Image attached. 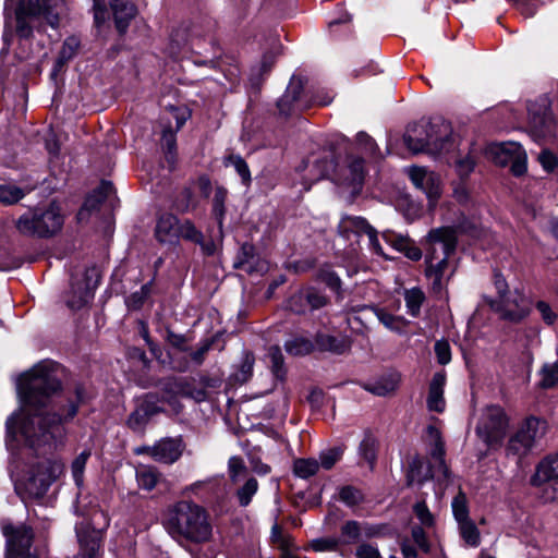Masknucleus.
Here are the masks:
<instances>
[{"mask_svg": "<svg viewBox=\"0 0 558 558\" xmlns=\"http://www.w3.org/2000/svg\"><path fill=\"white\" fill-rule=\"evenodd\" d=\"M57 368L53 362L41 361L20 377L22 408L5 423V444L12 453L22 448L45 457L63 444V424L76 415L78 405L72 401L63 416L47 410L51 395L60 388Z\"/></svg>", "mask_w": 558, "mask_h": 558, "instance_id": "1", "label": "nucleus"}, {"mask_svg": "<svg viewBox=\"0 0 558 558\" xmlns=\"http://www.w3.org/2000/svg\"><path fill=\"white\" fill-rule=\"evenodd\" d=\"M478 221L476 219H463L456 228L440 227L432 229L426 235V276L432 282L435 292H440L445 287V277L449 269V257L456 250L457 231L470 233L476 236Z\"/></svg>", "mask_w": 558, "mask_h": 558, "instance_id": "2", "label": "nucleus"}, {"mask_svg": "<svg viewBox=\"0 0 558 558\" xmlns=\"http://www.w3.org/2000/svg\"><path fill=\"white\" fill-rule=\"evenodd\" d=\"M167 529L171 535L196 544L209 542L213 536L207 511L191 501H180L173 506L167 520Z\"/></svg>", "mask_w": 558, "mask_h": 558, "instance_id": "3", "label": "nucleus"}, {"mask_svg": "<svg viewBox=\"0 0 558 558\" xmlns=\"http://www.w3.org/2000/svg\"><path fill=\"white\" fill-rule=\"evenodd\" d=\"M64 223V215L61 207L52 202L34 207L15 221V228L21 235L48 239L58 234Z\"/></svg>", "mask_w": 558, "mask_h": 558, "instance_id": "4", "label": "nucleus"}, {"mask_svg": "<svg viewBox=\"0 0 558 558\" xmlns=\"http://www.w3.org/2000/svg\"><path fill=\"white\" fill-rule=\"evenodd\" d=\"M427 440L432 461L425 462L420 457L412 459L407 475L409 485H420L436 476H447V466L444 460L445 447L439 429L432 425L428 426Z\"/></svg>", "mask_w": 558, "mask_h": 558, "instance_id": "5", "label": "nucleus"}, {"mask_svg": "<svg viewBox=\"0 0 558 558\" xmlns=\"http://www.w3.org/2000/svg\"><path fill=\"white\" fill-rule=\"evenodd\" d=\"M425 136L420 137L410 131L404 135L407 147L413 153L425 151L434 156L447 155L454 150L451 126L448 122L438 119L422 126Z\"/></svg>", "mask_w": 558, "mask_h": 558, "instance_id": "6", "label": "nucleus"}, {"mask_svg": "<svg viewBox=\"0 0 558 558\" xmlns=\"http://www.w3.org/2000/svg\"><path fill=\"white\" fill-rule=\"evenodd\" d=\"M63 8V0H27L20 3L15 12V32L20 38H29L33 27L31 17L43 19L52 28L59 25V15Z\"/></svg>", "mask_w": 558, "mask_h": 558, "instance_id": "7", "label": "nucleus"}, {"mask_svg": "<svg viewBox=\"0 0 558 558\" xmlns=\"http://www.w3.org/2000/svg\"><path fill=\"white\" fill-rule=\"evenodd\" d=\"M509 424V416L501 407L488 405L482 410L475 432L485 445L497 449L504 444Z\"/></svg>", "mask_w": 558, "mask_h": 558, "instance_id": "8", "label": "nucleus"}, {"mask_svg": "<svg viewBox=\"0 0 558 558\" xmlns=\"http://www.w3.org/2000/svg\"><path fill=\"white\" fill-rule=\"evenodd\" d=\"M546 430V423L537 417L525 418L517 430L510 436L506 445V454L517 457L519 460L526 457L543 438Z\"/></svg>", "mask_w": 558, "mask_h": 558, "instance_id": "9", "label": "nucleus"}, {"mask_svg": "<svg viewBox=\"0 0 558 558\" xmlns=\"http://www.w3.org/2000/svg\"><path fill=\"white\" fill-rule=\"evenodd\" d=\"M61 472L62 465L59 462L43 458L31 466V470L20 482L31 496L40 497Z\"/></svg>", "mask_w": 558, "mask_h": 558, "instance_id": "10", "label": "nucleus"}, {"mask_svg": "<svg viewBox=\"0 0 558 558\" xmlns=\"http://www.w3.org/2000/svg\"><path fill=\"white\" fill-rule=\"evenodd\" d=\"M527 113L529 130L536 141L557 135V124L549 110V104L546 98L530 102Z\"/></svg>", "mask_w": 558, "mask_h": 558, "instance_id": "11", "label": "nucleus"}, {"mask_svg": "<svg viewBox=\"0 0 558 558\" xmlns=\"http://www.w3.org/2000/svg\"><path fill=\"white\" fill-rule=\"evenodd\" d=\"M488 155L496 165L509 166L514 175H521L526 171V154L519 143L492 144L488 148Z\"/></svg>", "mask_w": 558, "mask_h": 558, "instance_id": "12", "label": "nucleus"}, {"mask_svg": "<svg viewBox=\"0 0 558 558\" xmlns=\"http://www.w3.org/2000/svg\"><path fill=\"white\" fill-rule=\"evenodd\" d=\"M2 532L7 537V558H36L29 553L33 541L31 529L24 525L15 529L2 523Z\"/></svg>", "mask_w": 558, "mask_h": 558, "instance_id": "13", "label": "nucleus"}, {"mask_svg": "<svg viewBox=\"0 0 558 558\" xmlns=\"http://www.w3.org/2000/svg\"><path fill=\"white\" fill-rule=\"evenodd\" d=\"M407 173L415 187L426 194L429 206H435L442 193L440 177L436 172L418 166L408 168Z\"/></svg>", "mask_w": 558, "mask_h": 558, "instance_id": "14", "label": "nucleus"}, {"mask_svg": "<svg viewBox=\"0 0 558 558\" xmlns=\"http://www.w3.org/2000/svg\"><path fill=\"white\" fill-rule=\"evenodd\" d=\"M205 396L206 392L204 389L195 388L187 379L173 378L165 384L162 399L168 402L174 411H179V398H191L199 402L205 399Z\"/></svg>", "mask_w": 558, "mask_h": 558, "instance_id": "15", "label": "nucleus"}, {"mask_svg": "<svg viewBox=\"0 0 558 558\" xmlns=\"http://www.w3.org/2000/svg\"><path fill=\"white\" fill-rule=\"evenodd\" d=\"M277 106L283 116H290L308 108V101L303 98V80L300 75H292L286 93L278 100Z\"/></svg>", "mask_w": 558, "mask_h": 558, "instance_id": "16", "label": "nucleus"}, {"mask_svg": "<svg viewBox=\"0 0 558 558\" xmlns=\"http://www.w3.org/2000/svg\"><path fill=\"white\" fill-rule=\"evenodd\" d=\"M339 229L343 233L353 232L356 234H366L371 250L379 256L390 258L379 243L377 231L364 218L359 216H344L339 223Z\"/></svg>", "mask_w": 558, "mask_h": 558, "instance_id": "17", "label": "nucleus"}, {"mask_svg": "<svg viewBox=\"0 0 558 558\" xmlns=\"http://www.w3.org/2000/svg\"><path fill=\"white\" fill-rule=\"evenodd\" d=\"M383 534V527L359 522L355 520L345 521L340 527V545L359 544L362 538H373Z\"/></svg>", "mask_w": 558, "mask_h": 558, "instance_id": "18", "label": "nucleus"}, {"mask_svg": "<svg viewBox=\"0 0 558 558\" xmlns=\"http://www.w3.org/2000/svg\"><path fill=\"white\" fill-rule=\"evenodd\" d=\"M148 453L154 460L171 464L175 462L183 452L181 438H163L151 447H144L136 450V453Z\"/></svg>", "mask_w": 558, "mask_h": 558, "instance_id": "19", "label": "nucleus"}, {"mask_svg": "<svg viewBox=\"0 0 558 558\" xmlns=\"http://www.w3.org/2000/svg\"><path fill=\"white\" fill-rule=\"evenodd\" d=\"M104 519V524L100 529H94L92 532H85L82 527H76V534L81 544L80 558H98V551L101 542V530L107 529L109 521L104 512H97Z\"/></svg>", "mask_w": 558, "mask_h": 558, "instance_id": "20", "label": "nucleus"}, {"mask_svg": "<svg viewBox=\"0 0 558 558\" xmlns=\"http://www.w3.org/2000/svg\"><path fill=\"white\" fill-rule=\"evenodd\" d=\"M500 311L506 319L519 322L530 312L529 301L523 293L515 291L501 300Z\"/></svg>", "mask_w": 558, "mask_h": 558, "instance_id": "21", "label": "nucleus"}, {"mask_svg": "<svg viewBox=\"0 0 558 558\" xmlns=\"http://www.w3.org/2000/svg\"><path fill=\"white\" fill-rule=\"evenodd\" d=\"M181 221L171 214L159 217L155 228V235L159 243L174 245L179 242Z\"/></svg>", "mask_w": 558, "mask_h": 558, "instance_id": "22", "label": "nucleus"}, {"mask_svg": "<svg viewBox=\"0 0 558 558\" xmlns=\"http://www.w3.org/2000/svg\"><path fill=\"white\" fill-rule=\"evenodd\" d=\"M556 478H558V453L549 454L537 463L531 484L541 487Z\"/></svg>", "mask_w": 558, "mask_h": 558, "instance_id": "23", "label": "nucleus"}, {"mask_svg": "<svg viewBox=\"0 0 558 558\" xmlns=\"http://www.w3.org/2000/svg\"><path fill=\"white\" fill-rule=\"evenodd\" d=\"M383 240L398 252L403 253L411 260H418L422 257V251L408 236H403L392 231H384Z\"/></svg>", "mask_w": 558, "mask_h": 558, "instance_id": "24", "label": "nucleus"}, {"mask_svg": "<svg viewBox=\"0 0 558 558\" xmlns=\"http://www.w3.org/2000/svg\"><path fill=\"white\" fill-rule=\"evenodd\" d=\"M298 303H306L308 310H318L326 304V298L315 290H307L292 295L288 301L290 311L302 314L306 312L305 307L298 306Z\"/></svg>", "mask_w": 558, "mask_h": 558, "instance_id": "25", "label": "nucleus"}, {"mask_svg": "<svg viewBox=\"0 0 558 558\" xmlns=\"http://www.w3.org/2000/svg\"><path fill=\"white\" fill-rule=\"evenodd\" d=\"M446 385V375L436 373L429 384L427 396V408L429 411L441 413L445 411L446 401L444 398V388Z\"/></svg>", "mask_w": 558, "mask_h": 558, "instance_id": "26", "label": "nucleus"}, {"mask_svg": "<svg viewBox=\"0 0 558 558\" xmlns=\"http://www.w3.org/2000/svg\"><path fill=\"white\" fill-rule=\"evenodd\" d=\"M111 10L119 33L123 34L131 20L136 15V8L131 0H112Z\"/></svg>", "mask_w": 558, "mask_h": 558, "instance_id": "27", "label": "nucleus"}, {"mask_svg": "<svg viewBox=\"0 0 558 558\" xmlns=\"http://www.w3.org/2000/svg\"><path fill=\"white\" fill-rule=\"evenodd\" d=\"M93 298V288L86 282L72 283L71 290L66 295V305L71 310H80L85 306Z\"/></svg>", "mask_w": 558, "mask_h": 558, "instance_id": "28", "label": "nucleus"}, {"mask_svg": "<svg viewBox=\"0 0 558 558\" xmlns=\"http://www.w3.org/2000/svg\"><path fill=\"white\" fill-rule=\"evenodd\" d=\"M158 412L159 408L156 404L145 400L130 415L128 424L131 428L138 430Z\"/></svg>", "mask_w": 558, "mask_h": 558, "instance_id": "29", "label": "nucleus"}, {"mask_svg": "<svg viewBox=\"0 0 558 558\" xmlns=\"http://www.w3.org/2000/svg\"><path fill=\"white\" fill-rule=\"evenodd\" d=\"M351 342L347 337H335L327 333H319L316 337V347L322 351H329L342 354L350 349Z\"/></svg>", "mask_w": 558, "mask_h": 558, "instance_id": "30", "label": "nucleus"}, {"mask_svg": "<svg viewBox=\"0 0 558 558\" xmlns=\"http://www.w3.org/2000/svg\"><path fill=\"white\" fill-rule=\"evenodd\" d=\"M401 375L398 372H390L374 384L367 387V390L377 396H387L399 387Z\"/></svg>", "mask_w": 558, "mask_h": 558, "instance_id": "31", "label": "nucleus"}, {"mask_svg": "<svg viewBox=\"0 0 558 558\" xmlns=\"http://www.w3.org/2000/svg\"><path fill=\"white\" fill-rule=\"evenodd\" d=\"M364 177L365 169L363 159L349 157L344 173V181L355 190L361 187Z\"/></svg>", "mask_w": 558, "mask_h": 558, "instance_id": "32", "label": "nucleus"}, {"mask_svg": "<svg viewBox=\"0 0 558 558\" xmlns=\"http://www.w3.org/2000/svg\"><path fill=\"white\" fill-rule=\"evenodd\" d=\"M169 56L178 60L181 58V53L185 56L189 52V39L185 28L175 29L170 36V43L167 47Z\"/></svg>", "mask_w": 558, "mask_h": 558, "instance_id": "33", "label": "nucleus"}, {"mask_svg": "<svg viewBox=\"0 0 558 558\" xmlns=\"http://www.w3.org/2000/svg\"><path fill=\"white\" fill-rule=\"evenodd\" d=\"M254 363V354L252 352L244 351L241 361L235 366V371L232 374V379L239 384L246 383L253 375Z\"/></svg>", "mask_w": 558, "mask_h": 558, "instance_id": "34", "label": "nucleus"}, {"mask_svg": "<svg viewBox=\"0 0 558 558\" xmlns=\"http://www.w3.org/2000/svg\"><path fill=\"white\" fill-rule=\"evenodd\" d=\"M408 313L412 317H417L421 313V306L425 301V294L420 288L404 290L403 293Z\"/></svg>", "mask_w": 558, "mask_h": 558, "instance_id": "35", "label": "nucleus"}, {"mask_svg": "<svg viewBox=\"0 0 558 558\" xmlns=\"http://www.w3.org/2000/svg\"><path fill=\"white\" fill-rule=\"evenodd\" d=\"M160 474L155 468L148 465H141L136 469V480L140 487L151 490L156 487Z\"/></svg>", "mask_w": 558, "mask_h": 558, "instance_id": "36", "label": "nucleus"}, {"mask_svg": "<svg viewBox=\"0 0 558 558\" xmlns=\"http://www.w3.org/2000/svg\"><path fill=\"white\" fill-rule=\"evenodd\" d=\"M113 193V185L110 182H101L97 190H95L85 201L84 209L93 210L98 207L106 198Z\"/></svg>", "mask_w": 558, "mask_h": 558, "instance_id": "37", "label": "nucleus"}, {"mask_svg": "<svg viewBox=\"0 0 558 558\" xmlns=\"http://www.w3.org/2000/svg\"><path fill=\"white\" fill-rule=\"evenodd\" d=\"M272 543L281 550V558H299L292 549L294 548L292 539L283 535L280 529L275 525L271 531Z\"/></svg>", "mask_w": 558, "mask_h": 558, "instance_id": "38", "label": "nucleus"}, {"mask_svg": "<svg viewBox=\"0 0 558 558\" xmlns=\"http://www.w3.org/2000/svg\"><path fill=\"white\" fill-rule=\"evenodd\" d=\"M447 163L453 165L456 171L460 178L468 177L475 167V160L473 156L466 154L465 156L452 155L446 159Z\"/></svg>", "mask_w": 558, "mask_h": 558, "instance_id": "39", "label": "nucleus"}, {"mask_svg": "<svg viewBox=\"0 0 558 558\" xmlns=\"http://www.w3.org/2000/svg\"><path fill=\"white\" fill-rule=\"evenodd\" d=\"M375 315L378 320L389 330L401 333L404 331L407 320L403 317L395 316L384 310L376 308Z\"/></svg>", "mask_w": 558, "mask_h": 558, "instance_id": "40", "label": "nucleus"}, {"mask_svg": "<svg viewBox=\"0 0 558 558\" xmlns=\"http://www.w3.org/2000/svg\"><path fill=\"white\" fill-rule=\"evenodd\" d=\"M319 470V463L316 459H296L293 463V472L300 478H308L315 475Z\"/></svg>", "mask_w": 558, "mask_h": 558, "instance_id": "41", "label": "nucleus"}, {"mask_svg": "<svg viewBox=\"0 0 558 558\" xmlns=\"http://www.w3.org/2000/svg\"><path fill=\"white\" fill-rule=\"evenodd\" d=\"M460 535L466 545L477 547L481 543V534L475 523L470 519L458 523Z\"/></svg>", "mask_w": 558, "mask_h": 558, "instance_id": "42", "label": "nucleus"}, {"mask_svg": "<svg viewBox=\"0 0 558 558\" xmlns=\"http://www.w3.org/2000/svg\"><path fill=\"white\" fill-rule=\"evenodd\" d=\"M286 351L291 355H305L312 352L314 344L304 337H293L286 341Z\"/></svg>", "mask_w": 558, "mask_h": 558, "instance_id": "43", "label": "nucleus"}, {"mask_svg": "<svg viewBox=\"0 0 558 558\" xmlns=\"http://www.w3.org/2000/svg\"><path fill=\"white\" fill-rule=\"evenodd\" d=\"M161 148L165 151L168 163L170 167H173L175 163L177 141L175 135L171 130L163 131L161 137Z\"/></svg>", "mask_w": 558, "mask_h": 558, "instance_id": "44", "label": "nucleus"}, {"mask_svg": "<svg viewBox=\"0 0 558 558\" xmlns=\"http://www.w3.org/2000/svg\"><path fill=\"white\" fill-rule=\"evenodd\" d=\"M359 454L373 468L376 461V439L373 436H364L359 446Z\"/></svg>", "mask_w": 558, "mask_h": 558, "instance_id": "45", "label": "nucleus"}, {"mask_svg": "<svg viewBox=\"0 0 558 558\" xmlns=\"http://www.w3.org/2000/svg\"><path fill=\"white\" fill-rule=\"evenodd\" d=\"M92 452L89 449L83 450L72 462L71 470L74 482L77 486L83 484L84 470Z\"/></svg>", "mask_w": 558, "mask_h": 558, "instance_id": "46", "label": "nucleus"}, {"mask_svg": "<svg viewBox=\"0 0 558 558\" xmlns=\"http://www.w3.org/2000/svg\"><path fill=\"white\" fill-rule=\"evenodd\" d=\"M80 47L78 38L71 36L66 38L57 59V68H62L68 60L74 57Z\"/></svg>", "mask_w": 558, "mask_h": 558, "instance_id": "47", "label": "nucleus"}, {"mask_svg": "<svg viewBox=\"0 0 558 558\" xmlns=\"http://www.w3.org/2000/svg\"><path fill=\"white\" fill-rule=\"evenodd\" d=\"M25 196V192L10 184L0 185V203L3 205H12L21 201Z\"/></svg>", "mask_w": 558, "mask_h": 558, "instance_id": "48", "label": "nucleus"}, {"mask_svg": "<svg viewBox=\"0 0 558 558\" xmlns=\"http://www.w3.org/2000/svg\"><path fill=\"white\" fill-rule=\"evenodd\" d=\"M558 384V361L553 364H545L541 369L539 385L543 388H551Z\"/></svg>", "mask_w": 558, "mask_h": 558, "instance_id": "49", "label": "nucleus"}, {"mask_svg": "<svg viewBox=\"0 0 558 558\" xmlns=\"http://www.w3.org/2000/svg\"><path fill=\"white\" fill-rule=\"evenodd\" d=\"M454 519L458 523L470 520L466 497L463 493H459L451 504Z\"/></svg>", "mask_w": 558, "mask_h": 558, "instance_id": "50", "label": "nucleus"}, {"mask_svg": "<svg viewBox=\"0 0 558 558\" xmlns=\"http://www.w3.org/2000/svg\"><path fill=\"white\" fill-rule=\"evenodd\" d=\"M184 239L195 244L203 243V233L190 220H183L180 225L179 240Z\"/></svg>", "mask_w": 558, "mask_h": 558, "instance_id": "51", "label": "nucleus"}, {"mask_svg": "<svg viewBox=\"0 0 558 558\" xmlns=\"http://www.w3.org/2000/svg\"><path fill=\"white\" fill-rule=\"evenodd\" d=\"M227 198V191L223 187H217L213 199V215L217 219L219 226L222 225L225 217V202Z\"/></svg>", "mask_w": 558, "mask_h": 558, "instance_id": "52", "label": "nucleus"}, {"mask_svg": "<svg viewBox=\"0 0 558 558\" xmlns=\"http://www.w3.org/2000/svg\"><path fill=\"white\" fill-rule=\"evenodd\" d=\"M343 454V449L341 447H333L327 450H324L319 454V465L325 470H330L341 458Z\"/></svg>", "mask_w": 558, "mask_h": 558, "instance_id": "53", "label": "nucleus"}, {"mask_svg": "<svg viewBox=\"0 0 558 558\" xmlns=\"http://www.w3.org/2000/svg\"><path fill=\"white\" fill-rule=\"evenodd\" d=\"M258 488V483L255 478L251 477L248 478L244 485L238 489V498L241 506L245 507L247 506L252 497L256 494Z\"/></svg>", "mask_w": 558, "mask_h": 558, "instance_id": "54", "label": "nucleus"}, {"mask_svg": "<svg viewBox=\"0 0 558 558\" xmlns=\"http://www.w3.org/2000/svg\"><path fill=\"white\" fill-rule=\"evenodd\" d=\"M228 469H229L230 478L233 483H238L247 473V469H246L243 460L239 457H231L229 459Z\"/></svg>", "mask_w": 558, "mask_h": 558, "instance_id": "55", "label": "nucleus"}, {"mask_svg": "<svg viewBox=\"0 0 558 558\" xmlns=\"http://www.w3.org/2000/svg\"><path fill=\"white\" fill-rule=\"evenodd\" d=\"M340 546L337 537H322L311 542V548L315 551H336Z\"/></svg>", "mask_w": 558, "mask_h": 558, "instance_id": "56", "label": "nucleus"}, {"mask_svg": "<svg viewBox=\"0 0 558 558\" xmlns=\"http://www.w3.org/2000/svg\"><path fill=\"white\" fill-rule=\"evenodd\" d=\"M361 492L352 486H343L339 490V499L348 506H355L362 500Z\"/></svg>", "mask_w": 558, "mask_h": 558, "instance_id": "57", "label": "nucleus"}, {"mask_svg": "<svg viewBox=\"0 0 558 558\" xmlns=\"http://www.w3.org/2000/svg\"><path fill=\"white\" fill-rule=\"evenodd\" d=\"M356 558H383L379 548L367 542H360L355 548Z\"/></svg>", "mask_w": 558, "mask_h": 558, "instance_id": "58", "label": "nucleus"}, {"mask_svg": "<svg viewBox=\"0 0 558 558\" xmlns=\"http://www.w3.org/2000/svg\"><path fill=\"white\" fill-rule=\"evenodd\" d=\"M269 357L272 363V372L277 377L283 375V356L279 347H271L269 349Z\"/></svg>", "mask_w": 558, "mask_h": 558, "instance_id": "59", "label": "nucleus"}, {"mask_svg": "<svg viewBox=\"0 0 558 558\" xmlns=\"http://www.w3.org/2000/svg\"><path fill=\"white\" fill-rule=\"evenodd\" d=\"M435 353L438 363L441 365H446L451 361L450 345L446 340H439L435 343Z\"/></svg>", "mask_w": 558, "mask_h": 558, "instance_id": "60", "label": "nucleus"}, {"mask_svg": "<svg viewBox=\"0 0 558 558\" xmlns=\"http://www.w3.org/2000/svg\"><path fill=\"white\" fill-rule=\"evenodd\" d=\"M414 513L416 518L420 520L421 524L429 527L434 523V518L428 508L424 502H417L414 506Z\"/></svg>", "mask_w": 558, "mask_h": 558, "instance_id": "61", "label": "nucleus"}, {"mask_svg": "<svg viewBox=\"0 0 558 558\" xmlns=\"http://www.w3.org/2000/svg\"><path fill=\"white\" fill-rule=\"evenodd\" d=\"M452 196L461 205H466L470 202V192L463 181L453 183Z\"/></svg>", "mask_w": 558, "mask_h": 558, "instance_id": "62", "label": "nucleus"}, {"mask_svg": "<svg viewBox=\"0 0 558 558\" xmlns=\"http://www.w3.org/2000/svg\"><path fill=\"white\" fill-rule=\"evenodd\" d=\"M230 162L242 178L244 183H248L251 180V173L247 163L240 156L230 157Z\"/></svg>", "mask_w": 558, "mask_h": 558, "instance_id": "63", "label": "nucleus"}, {"mask_svg": "<svg viewBox=\"0 0 558 558\" xmlns=\"http://www.w3.org/2000/svg\"><path fill=\"white\" fill-rule=\"evenodd\" d=\"M538 161L548 172L558 167V158L549 150H543L538 156Z\"/></svg>", "mask_w": 558, "mask_h": 558, "instance_id": "64", "label": "nucleus"}]
</instances>
